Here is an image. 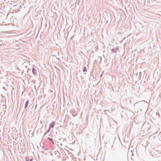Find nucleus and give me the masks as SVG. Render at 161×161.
Here are the masks:
<instances>
[{
	"label": "nucleus",
	"mask_w": 161,
	"mask_h": 161,
	"mask_svg": "<svg viewBox=\"0 0 161 161\" xmlns=\"http://www.w3.org/2000/svg\"><path fill=\"white\" fill-rule=\"evenodd\" d=\"M6 37H0V47L4 48L7 42Z\"/></svg>",
	"instance_id": "obj_1"
},
{
	"label": "nucleus",
	"mask_w": 161,
	"mask_h": 161,
	"mask_svg": "<svg viewBox=\"0 0 161 161\" xmlns=\"http://www.w3.org/2000/svg\"><path fill=\"white\" fill-rule=\"evenodd\" d=\"M70 113L73 117L77 115L76 111L75 109H73L71 110Z\"/></svg>",
	"instance_id": "obj_2"
},
{
	"label": "nucleus",
	"mask_w": 161,
	"mask_h": 161,
	"mask_svg": "<svg viewBox=\"0 0 161 161\" xmlns=\"http://www.w3.org/2000/svg\"><path fill=\"white\" fill-rule=\"evenodd\" d=\"M55 124V122L54 121H52L51 123L49 125V128H53L54 127Z\"/></svg>",
	"instance_id": "obj_3"
},
{
	"label": "nucleus",
	"mask_w": 161,
	"mask_h": 161,
	"mask_svg": "<svg viewBox=\"0 0 161 161\" xmlns=\"http://www.w3.org/2000/svg\"><path fill=\"white\" fill-rule=\"evenodd\" d=\"M36 71V69L34 68H32V72L34 75H36L37 74Z\"/></svg>",
	"instance_id": "obj_4"
},
{
	"label": "nucleus",
	"mask_w": 161,
	"mask_h": 161,
	"mask_svg": "<svg viewBox=\"0 0 161 161\" xmlns=\"http://www.w3.org/2000/svg\"><path fill=\"white\" fill-rule=\"evenodd\" d=\"M2 108L3 109L4 114H5V112H6V105H3Z\"/></svg>",
	"instance_id": "obj_5"
},
{
	"label": "nucleus",
	"mask_w": 161,
	"mask_h": 161,
	"mask_svg": "<svg viewBox=\"0 0 161 161\" xmlns=\"http://www.w3.org/2000/svg\"><path fill=\"white\" fill-rule=\"evenodd\" d=\"M29 100H27V101L26 102L25 104V107H24V109H26L28 107V106L29 104Z\"/></svg>",
	"instance_id": "obj_6"
},
{
	"label": "nucleus",
	"mask_w": 161,
	"mask_h": 161,
	"mask_svg": "<svg viewBox=\"0 0 161 161\" xmlns=\"http://www.w3.org/2000/svg\"><path fill=\"white\" fill-rule=\"evenodd\" d=\"M47 139L50 142H52V144L53 145H54V142H53V139L52 138H50V137H48L47 138Z\"/></svg>",
	"instance_id": "obj_7"
},
{
	"label": "nucleus",
	"mask_w": 161,
	"mask_h": 161,
	"mask_svg": "<svg viewBox=\"0 0 161 161\" xmlns=\"http://www.w3.org/2000/svg\"><path fill=\"white\" fill-rule=\"evenodd\" d=\"M50 131V128H49L45 132V133L44 135V136L46 134H47Z\"/></svg>",
	"instance_id": "obj_8"
},
{
	"label": "nucleus",
	"mask_w": 161,
	"mask_h": 161,
	"mask_svg": "<svg viewBox=\"0 0 161 161\" xmlns=\"http://www.w3.org/2000/svg\"><path fill=\"white\" fill-rule=\"evenodd\" d=\"M111 51L112 53H116V50L114 48H112L111 50Z\"/></svg>",
	"instance_id": "obj_9"
},
{
	"label": "nucleus",
	"mask_w": 161,
	"mask_h": 161,
	"mask_svg": "<svg viewBox=\"0 0 161 161\" xmlns=\"http://www.w3.org/2000/svg\"><path fill=\"white\" fill-rule=\"evenodd\" d=\"M83 72H86L87 71V69L86 66H84L83 67Z\"/></svg>",
	"instance_id": "obj_10"
},
{
	"label": "nucleus",
	"mask_w": 161,
	"mask_h": 161,
	"mask_svg": "<svg viewBox=\"0 0 161 161\" xmlns=\"http://www.w3.org/2000/svg\"><path fill=\"white\" fill-rule=\"evenodd\" d=\"M42 149H43V150H48V149L44 146L42 147Z\"/></svg>",
	"instance_id": "obj_11"
},
{
	"label": "nucleus",
	"mask_w": 161,
	"mask_h": 161,
	"mask_svg": "<svg viewBox=\"0 0 161 161\" xmlns=\"http://www.w3.org/2000/svg\"><path fill=\"white\" fill-rule=\"evenodd\" d=\"M25 161H29V158L28 157H26L25 158Z\"/></svg>",
	"instance_id": "obj_12"
},
{
	"label": "nucleus",
	"mask_w": 161,
	"mask_h": 161,
	"mask_svg": "<svg viewBox=\"0 0 161 161\" xmlns=\"http://www.w3.org/2000/svg\"><path fill=\"white\" fill-rule=\"evenodd\" d=\"M25 68H26V69H25V71H27V72H28V71L29 70V69L28 68H27V66H25L24 67Z\"/></svg>",
	"instance_id": "obj_13"
},
{
	"label": "nucleus",
	"mask_w": 161,
	"mask_h": 161,
	"mask_svg": "<svg viewBox=\"0 0 161 161\" xmlns=\"http://www.w3.org/2000/svg\"><path fill=\"white\" fill-rule=\"evenodd\" d=\"M119 47H118V46H117L116 47V48H115V50H116V51L117 50H119Z\"/></svg>",
	"instance_id": "obj_14"
},
{
	"label": "nucleus",
	"mask_w": 161,
	"mask_h": 161,
	"mask_svg": "<svg viewBox=\"0 0 161 161\" xmlns=\"http://www.w3.org/2000/svg\"><path fill=\"white\" fill-rule=\"evenodd\" d=\"M103 72H104V71H103L102 73V74L100 75L99 76L100 78H101L102 77V76H103Z\"/></svg>",
	"instance_id": "obj_15"
},
{
	"label": "nucleus",
	"mask_w": 161,
	"mask_h": 161,
	"mask_svg": "<svg viewBox=\"0 0 161 161\" xmlns=\"http://www.w3.org/2000/svg\"><path fill=\"white\" fill-rule=\"evenodd\" d=\"M33 160V158H29V161H32Z\"/></svg>",
	"instance_id": "obj_16"
},
{
	"label": "nucleus",
	"mask_w": 161,
	"mask_h": 161,
	"mask_svg": "<svg viewBox=\"0 0 161 161\" xmlns=\"http://www.w3.org/2000/svg\"><path fill=\"white\" fill-rule=\"evenodd\" d=\"M141 102H137V103H135V105L137 104H138L139 103H140Z\"/></svg>",
	"instance_id": "obj_17"
},
{
	"label": "nucleus",
	"mask_w": 161,
	"mask_h": 161,
	"mask_svg": "<svg viewBox=\"0 0 161 161\" xmlns=\"http://www.w3.org/2000/svg\"><path fill=\"white\" fill-rule=\"evenodd\" d=\"M100 59V62H101V57H100L99 58Z\"/></svg>",
	"instance_id": "obj_18"
},
{
	"label": "nucleus",
	"mask_w": 161,
	"mask_h": 161,
	"mask_svg": "<svg viewBox=\"0 0 161 161\" xmlns=\"http://www.w3.org/2000/svg\"><path fill=\"white\" fill-rule=\"evenodd\" d=\"M68 33L67 34V36H66V39H67V36H68Z\"/></svg>",
	"instance_id": "obj_19"
},
{
	"label": "nucleus",
	"mask_w": 161,
	"mask_h": 161,
	"mask_svg": "<svg viewBox=\"0 0 161 161\" xmlns=\"http://www.w3.org/2000/svg\"><path fill=\"white\" fill-rule=\"evenodd\" d=\"M108 111V110H104V112H106V111Z\"/></svg>",
	"instance_id": "obj_20"
},
{
	"label": "nucleus",
	"mask_w": 161,
	"mask_h": 161,
	"mask_svg": "<svg viewBox=\"0 0 161 161\" xmlns=\"http://www.w3.org/2000/svg\"><path fill=\"white\" fill-rule=\"evenodd\" d=\"M141 73H142L141 72H140V74H141Z\"/></svg>",
	"instance_id": "obj_21"
},
{
	"label": "nucleus",
	"mask_w": 161,
	"mask_h": 161,
	"mask_svg": "<svg viewBox=\"0 0 161 161\" xmlns=\"http://www.w3.org/2000/svg\"><path fill=\"white\" fill-rule=\"evenodd\" d=\"M142 102H145V101H142Z\"/></svg>",
	"instance_id": "obj_22"
},
{
	"label": "nucleus",
	"mask_w": 161,
	"mask_h": 161,
	"mask_svg": "<svg viewBox=\"0 0 161 161\" xmlns=\"http://www.w3.org/2000/svg\"><path fill=\"white\" fill-rule=\"evenodd\" d=\"M65 34H66V33L65 32Z\"/></svg>",
	"instance_id": "obj_23"
},
{
	"label": "nucleus",
	"mask_w": 161,
	"mask_h": 161,
	"mask_svg": "<svg viewBox=\"0 0 161 161\" xmlns=\"http://www.w3.org/2000/svg\"><path fill=\"white\" fill-rule=\"evenodd\" d=\"M35 161H37V160H36Z\"/></svg>",
	"instance_id": "obj_24"
}]
</instances>
